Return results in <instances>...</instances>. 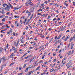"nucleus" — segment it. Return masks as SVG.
I'll use <instances>...</instances> for the list:
<instances>
[{
  "instance_id": "f257e3e1",
  "label": "nucleus",
  "mask_w": 75,
  "mask_h": 75,
  "mask_svg": "<svg viewBox=\"0 0 75 75\" xmlns=\"http://www.w3.org/2000/svg\"><path fill=\"white\" fill-rule=\"evenodd\" d=\"M1 60L2 61H4V62L7 61V58L5 56H4L1 59Z\"/></svg>"
},
{
  "instance_id": "f03ea898",
  "label": "nucleus",
  "mask_w": 75,
  "mask_h": 75,
  "mask_svg": "<svg viewBox=\"0 0 75 75\" xmlns=\"http://www.w3.org/2000/svg\"><path fill=\"white\" fill-rule=\"evenodd\" d=\"M10 8V7L9 6H7L4 8V10H6L7 11H9V9Z\"/></svg>"
},
{
  "instance_id": "7ed1b4c3",
  "label": "nucleus",
  "mask_w": 75,
  "mask_h": 75,
  "mask_svg": "<svg viewBox=\"0 0 75 75\" xmlns=\"http://www.w3.org/2000/svg\"><path fill=\"white\" fill-rule=\"evenodd\" d=\"M69 38V36L68 35V36H66V38L64 40V41H66L68 38Z\"/></svg>"
},
{
  "instance_id": "20e7f679",
  "label": "nucleus",
  "mask_w": 75,
  "mask_h": 75,
  "mask_svg": "<svg viewBox=\"0 0 75 75\" xmlns=\"http://www.w3.org/2000/svg\"><path fill=\"white\" fill-rule=\"evenodd\" d=\"M64 61L62 60V66H64V65L65 64H66V61H65L64 63Z\"/></svg>"
},
{
  "instance_id": "39448f33",
  "label": "nucleus",
  "mask_w": 75,
  "mask_h": 75,
  "mask_svg": "<svg viewBox=\"0 0 75 75\" xmlns=\"http://www.w3.org/2000/svg\"><path fill=\"white\" fill-rule=\"evenodd\" d=\"M62 36V33L60 34L59 36L57 37V40H59V39H60V38Z\"/></svg>"
},
{
  "instance_id": "423d86ee",
  "label": "nucleus",
  "mask_w": 75,
  "mask_h": 75,
  "mask_svg": "<svg viewBox=\"0 0 75 75\" xmlns=\"http://www.w3.org/2000/svg\"><path fill=\"white\" fill-rule=\"evenodd\" d=\"M2 51H3V49L1 47H0V53H1Z\"/></svg>"
},
{
  "instance_id": "0eeeda50",
  "label": "nucleus",
  "mask_w": 75,
  "mask_h": 75,
  "mask_svg": "<svg viewBox=\"0 0 75 75\" xmlns=\"http://www.w3.org/2000/svg\"><path fill=\"white\" fill-rule=\"evenodd\" d=\"M1 13H2V14H5V12H4V9H2V11L1 12Z\"/></svg>"
},
{
  "instance_id": "6e6552de",
  "label": "nucleus",
  "mask_w": 75,
  "mask_h": 75,
  "mask_svg": "<svg viewBox=\"0 0 75 75\" xmlns=\"http://www.w3.org/2000/svg\"><path fill=\"white\" fill-rule=\"evenodd\" d=\"M18 41L17 42V44H16V47H17L18 46V44H19V42H20V40L19 39H18Z\"/></svg>"
},
{
  "instance_id": "1a4fd4ad",
  "label": "nucleus",
  "mask_w": 75,
  "mask_h": 75,
  "mask_svg": "<svg viewBox=\"0 0 75 75\" xmlns=\"http://www.w3.org/2000/svg\"><path fill=\"white\" fill-rule=\"evenodd\" d=\"M40 66H39V67H37V68H36V69L35 70V72H36V71H37V70H38V69H40Z\"/></svg>"
},
{
  "instance_id": "9d476101",
  "label": "nucleus",
  "mask_w": 75,
  "mask_h": 75,
  "mask_svg": "<svg viewBox=\"0 0 75 75\" xmlns=\"http://www.w3.org/2000/svg\"><path fill=\"white\" fill-rule=\"evenodd\" d=\"M28 68L29 69L31 68H33V65H30Z\"/></svg>"
},
{
  "instance_id": "9b49d317",
  "label": "nucleus",
  "mask_w": 75,
  "mask_h": 75,
  "mask_svg": "<svg viewBox=\"0 0 75 75\" xmlns=\"http://www.w3.org/2000/svg\"><path fill=\"white\" fill-rule=\"evenodd\" d=\"M5 16V15H1L0 16V18H3Z\"/></svg>"
},
{
  "instance_id": "f8f14e48",
  "label": "nucleus",
  "mask_w": 75,
  "mask_h": 75,
  "mask_svg": "<svg viewBox=\"0 0 75 75\" xmlns=\"http://www.w3.org/2000/svg\"><path fill=\"white\" fill-rule=\"evenodd\" d=\"M74 45V44H72L71 46V49L72 50L73 48V47Z\"/></svg>"
},
{
  "instance_id": "ddd939ff",
  "label": "nucleus",
  "mask_w": 75,
  "mask_h": 75,
  "mask_svg": "<svg viewBox=\"0 0 75 75\" xmlns=\"http://www.w3.org/2000/svg\"><path fill=\"white\" fill-rule=\"evenodd\" d=\"M20 41H21L22 43H24V41H23V40H22V39H21V38H20Z\"/></svg>"
},
{
  "instance_id": "4468645a",
  "label": "nucleus",
  "mask_w": 75,
  "mask_h": 75,
  "mask_svg": "<svg viewBox=\"0 0 75 75\" xmlns=\"http://www.w3.org/2000/svg\"><path fill=\"white\" fill-rule=\"evenodd\" d=\"M8 4L9 5V6H10L11 7V8H12L13 7V6H12L10 4V3H8Z\"/></svg>"
},
{
  "instance_id": "2eb2a0df",
  "label": "nucleus",
  "mask_w": 75,
  "mask_h": 75,
  "mask_svg": "<svg viewBox=\"0 0 75 75\" xmlns=\"http://www.w3.org/2000/svg\"><path fill=\"white\" fill-rule=\"evenodd\" d=\"M65 28H66V26H65L61 30L62 31H63V30H64Z\"/></svg>"
},
{
  "instance_id": "dca6fc26",
  "label": "nucleus",
  "mask_w": 75,
  "mask_h": 75,
  "mask_svg": "<svg viewBox=\"0 0 75 75\" xmlns=\"http://www.w3.org/2000/svg\"><path fill=\"white\" fill-rule=\"evenodd\" d=\"M12 49V50H16V48H15V47L13 46Z\"/></svg>"
},
{
  "instance_id": "f3484780",
  "label": "nucleus",
  "mask_w": 75,
  "mask_h": 75,
  "mask_svg": "<svg viewBox=\"0 0 75 75\" xmlns=\"http://www.w3.org/2000/svg\"><path fill=\"white\" fill-rule=\"evenodd\" d=\"M71 51H70L69 52V54H68V55L69 56L71 55Z\"/></svg>"
},
{
  "instance_id": "a211bd4d",
  "label": "nucleus",
  "mask_w": 75,
  "mask_h": 75,
  "mask_svg": "<svg viewBox=\"0 0 75 75\" xmlns=\"http://www.w3.org/2000/svg\"><path fill=\"white\" fill-rule=\"evenodd\" d=\"M28 1V3H31V0H27Z\"/></svg>"
},
{
  "instance_id": "6ab92c4d",
  "label": "nucleus",
  "mask_w": 75,
  "mask_h": 75,
  "mask_svg": "<svg viewBox=\"0 0 75 75\" xmlns=\"http://www.w3.org/2000/svg\"><path fill=\"white\" fill-rule=\"evenodd\" d=\"M28 70V67H27L26 68V69L25 70V72H27Z\"/></svg>"
},
{
  "instance_id": "aec40b11",
  "label": "nucleus",
  "mask_w": 75,
  "mask_h": 75,
  "mask_svg": "<svg viewBox=\"0 0 75 75\" xmlns=\"http://www.w3.org/2000/svg\"><path fill=\"white\" fill-rule=\"evenodd\" d=\"M27 53L23 55V56H22V58H24V57H25L26 55H27Z\"/></svg>"
},
{
  "instance_id": "412c9836",
  "label": "nucleus",
  "mask_w": 75,
  "mask_h": 75,
  "mask_svg": "<svg viewBox=\"0 0 75 75\" xmlns=\"http://www.w3.org/2000/svg\"><path fill=\"white\" fill-rule=\"evenodd\" d=\"M52 40H53V38H52L51 39H50L49 42H51L52 41Z\"/></svg>"
},
{
  "instance_id": "4be33fe9",
  "label": "nucleus",
  "mask_w": 75,
  "mask_h": 75,
  "mask_svg": "<svg viewBox=\"0 0 75 75\" xmlns=\"http://www.w3.org/2000/svg\"><path fill=\"white\" fill-rule=\"evenodd\" d=\"M21 68H22V67H21V66L19 67V70L20 71H21Z\"/></svg>"
},
{
  "instance_id": "5701e85b",
  "label": "nucleus",
  "mask_w": 75,
  "mask_h": 75,
  "mask_svg": "<svg viewBox=\"0 0 75 75\" xmlns=\"http://www.w3.org/2000/svg\"><path fill=\"white\" fill-rule=\"evenodd\" d=\"M2 21H6V18H4L2 20Z\"/></svg>"
},
{
  "instance_id": "b1692460",
  "label": "nucleus",
  "mask_w": 75,
  "mask_h": 75,
  "mask_svg": "<svg viewBox=\"0 0 75 75\" xmlns=\"http://www.w3.org/2000/svg\"><path fill=\"white\" fill-rule=\"evenodd\" d=\"M26 65H27V64H24L23 66V68H24L25 67H26Z\"/></svg>"
},
{
  "instance_id": "393cba45",
  "label": "nucleus",
  "mask_w": 75,
  "mask_h": 75,
  "mask_svg": "<svg viewBox=\"0 0 75 75\" xmlns=\"http://www.w3.org/2000/svg\"><path fill=\"white\" fill-rule=\"evenodd\" d=\"M29 72V73H30V74H32V73H33V72H34V71H30Z\"/></svg>"
},
{
  "instance_id": "a878e982",
  "label": "nucleus",
  "mask_w": 75,
  "mask_h": 75,
  "mask_svg": "<svg viewBox=\"0 0 75 75\" xmlns=\"http://www.w3.org/2000/svg\"><path fill=\"white\" fill-rule=\"evenodd\" d=\"M3 50H4L5 51H6V47H4Z\"/></svg>"
},
{
  "instance_id": "bb28decb",
  "label": "nucleus",
  "mask_w": 75,
  "mask_h": 75,
  "mask_svg": "<svg viewBox=\"0 0 75 75\" xmlns=\"http://www.w3.org/2000/svg\"><path fill=\"white\" fill-rule=\"evenodd\" d=\"M57 42H58V43H59L60 42H61V40H59Z\"/></svg>"
},
{
  "instance_id": "cd10ccee",
  "label": "nucleus",
  "mask_w": 75,
  "mask_h": 75,
  "mask_svg": "<svg viewBox=\"0 0 75 75\" xmlns=\"http://www.w3.org/2000/svg\"><path fill=\"white\" fill-rule=\"evenodd\" d=\"M30 58V56H27L25 58V59H27V58Z\"/></svg>"
},
{
  "instance_id": "c85d7f7f",
  "label": "nucleus",
  "mask_w": 75,
  "mask_h": 75,
  "mask_svg": "<svg viewBox=\"0 0 75 75\" xmlns=\"http://www.w3.org/2000/svg\"><path fill=\"white\" fill-rule=\"evenodd\" d=\"M48 17L47 18V19L48 20H49V19H50V18H51V16H48Z\"/></svg>"
},
{
  "instance_id": "c756f323",
  "label": "nucleus",
  "mask_w": 75,
  "mask_h": 75,
  "mask_svg": "<svg viewBox=\"0 0 75 75\" xmlns=\"http://www.w3.org/2000/svg\"><path fill=\"white\" fill-rule=\"evenodd\" d=\"M33 48H33V47H29V50H31V49H33Z\"/></svg>"
},
{
  "instance_id": "7c9ffc66",
  "label": "nucleus",
  "mask_w": 75,
  "mask_h": 75,
  "mask_svg": "<svg viewBox=\"0 0 75 75\" xmlns=\"http://www.w3.org/2000/svg\"><path fill=\"white\" fill-rule=\"evenodd\" d=\"M48 42H47L46 43V44L45 45V47H47V46H48Z\"/></svg>"
},
{
  "instance_id": "2f4dec72",
  "label": "nucleus",
  "mask_w": 75,
  "mask_h": 75,
  "mask_svg": "<svg viewBox=\"0 0 75 75\" xmlns=\"http://www.w3.org/2000/svg\"><path fill=\"white\" fill-rule=\"evenodd\" d=\"M27 18H26L24 20V21H23L24 22H26V21H27Z\"/></svg>"
},
{
  "instance_id": "473e14b6",
  "label": "nucleus",
  "mask_w": 75,
  "mask_h": 75,
  "mask_svg": "<svg viewBox=\"0 0 75 75\" xmlns=\"http://www.w3.org/2000/svg\"><path fill=\"white\" fill-rule=\"evenodd\" d=\"M72 62V60H70L69 61V63L70 64Z\"/></svg>"
},
{
  "instance_id": "72a5a7b5",
  "label": "nucleus",
  "mask_w": 75,
  "mask_h": 75,
  "mask_svg": "<svg viewBox=\"0 0 75 75\" xmlns=\"http://www.w3.org/2000/svg\"><path fill=\"white\" fill-rule=\"evenodd\" d=\"M18 22V21H16L15 23V24H16H16H17V22Z\"/></svg>"
},
{
  "instance_id": "f704fd0d",
  "label": "nucleus",
  "mask_w": 75,
  "mask_h": 75,
  "mask_svg": "<svg viewBox=\"0 0 75 75\" xmlns=\"http://www.w3.org/2000/svg\"><path fill=\"white\" fill-rule=\"evenodd\" d=\"M10 14V12H7L6 13V16H8Z\"/></svg>"
},
{
  "instance_id": "c9c22d12",
  "label": "nucleus",
  "mask_w": 75,
  "mask_h": 75,
  "mask_svg": "<svg viewBox=\"0 0 75 75\" xmlns=\"http://www.w3.org/2000/svg\"><path fill=\"white\" fill-rule=\"evenodd\" d=\"M44 57H45V55H42V59H44Z\"/></svg>"
},
{
  "instance_id": "e433bc0d",
  "label": "nucleus",
  "mask_w": 75,
  "mask_h": 75,
  "mask_svg": "<svg viewBox=\"0 0 75 75\" xmlns=\"http://www.w3.org/2000/svg\"><path fill=\"white\" fill-rule=\"evenodd\" d=\"M2 6L3 7H5L6 6V5H5V4H3L2 5Z\"/></svg>"
},
{
  "instance_id": "4c0bfd02",
  "label": "nucleus",
  "mask_w": 75,
  "mask_h": 75,
  "mask_svg": "<svg viewBox=\"0 0 75 75\" xmlns=\"http://www.w3.org/2000/svg\"><path fill=\"white\" fill-rule=\"evenodd\" d=\"M8 48V44H7L6 45V48Z\"/></svg>"
},
{
  "instance_id": "58836bf2",
  "label": "nucleus",
  "mask_w": 75,
  "mask_h": 75,
  "mask_svg": "<svg viewBox=\"0 0 75 75\" xmlns=\"http://www.w3.org/2000/svg\"><path fill=\"white\" fill-rule=\"evenodd\" d=\"M66 59H67V58H66V57H65L62 60L64 61L66 60Z\"/></svg>"
},
{
  "instance_id": "ea45409f",
  "label": "nucleus",
  "mask_w": 75,
  "mask_h": 75,
  "mask_svg": "<svg viewBox=\"0 0 75 75\" xmlns=\"http://www.w3.org/2000/svg\"><path fill=\"white\" fill-rule=\"evenodd\" d=\"M72 22H71V23H69L68 24V25H69V26L71 24H72Z\"/></svg>"
},
{
  "instance_id": "a19ab883",
  "label": "nucleus",
  "mask_w": 75,
  "mask_h": 75,
  "mask_svg": "<svg viewBox=\"0 0 75 75\" xmlns=\"http://www.w3.org/2000/svg\"><path fill=\"white\" fill-rule=\"evenodd\" d=\"M29 13V11H28V10H27L26 11V13Z\"/></svg>"
},
{
  "instance_id": "79ce46f5",
  "label": "nucleus",
  "mask_w": 75,
  "mask_h": 75,
  "mask_svg": "<svg viewBox=\"0 0 75 75\" xmlns=\"http://www.w3.org/2000/svg\"><path fill=\"white\" fill-rule=\"evenodd\" d=\"M55 65V63H54V64L52 66V67H54Z\"/></svg>"
},
{
  "instance_id": "37998d69",
  "label": "nucleus",
  "mask_w": 75,
  "mask_h": 75,
  "mask_svg": "<svg viewBox=\"0 0 75 75\" xmlns=\"http://www.w3.org/2000/svg\"><path fill=\"white\" fill-rule=\"evenodd\" d=\"M14 51V53H16L17 52V49H16V50Z\"/></svg>"
},
{
  "instance_id": "c03bdc74",
  "label": "nucleus",
  "mask_w": 75,
  "mask_h": 75,
  "mask_svg": "<svg viewBox=\"0 0 75 75\" xmlns=\"http://www.w3.org/2000/svg\"><path fill=\"white\" fill-rule=\"evenodd\" d=\"M49 31H51V30H52V29L51 28H49L48 29Z\"/></svg>"
},
{
  "instance_id": "a18cd8bd",
  "label": "nucleus",
  "mask_w": 75,
  "mask_h": 75,
  "mask_svg": "<svg viewBox=\"0 0 75 75\" xmlns=\"http://www.w3.org/2000/svg\"><path fill=\"white\" fill-rule=\"evenodd\" d=\"M65 35H64L62 37V39L63 40V39L65 38Z\"/></svg>"
},
{
  "instance_id": "49530a36",
  "label": "nucleus",
  "mask_w": 75,
  "mask_h": 75,
  "mask_svg": "<svg viewBox=\"0 0 75 75\" xmlns=\"http://www.w3.org/2000/svg\"><path fill=\"white\" fill-rule=\"evenodd\" d=\"M40 4V2H39L37 4V6H39V5Z\"/></svg>"
},
{
  "instance_id": "de8ad7c7",
  "label": "nucleus",
  "mask_w": 75,
  "mask_h": 75,
  "mask_svg": "<svg viewBox=\"0 0 75 75\" xmlns=\"http://www.w3.org/2000/svg\"><path fill=\"white\" fill-rule=\"evenodd\" d=\"M40 4V2H39L37 4V6H39V5Z\"/></svg>"
},
{
  "instance_id": "09e8293b",
  "label": "nucleus",
  "mask_w": 75,
  "mask_h": 75,
  "mask_svg": "<svg viewBox=\"0 0 75 75\" xmlns=\"http://www.w3.org/2000/svg\"><path fill=\"white\" fill-rule=\"evenodd\" d=\"M14 17L15 18H18V16H15Z\"/></svg>"
},
{
  "instance_id": "8fccbe9b",
  "label": "nucleus",
  "mask_w": 75,
  "mask_h": 75,
  "mask_svg": "<svg viewBox=\"0 0 75 75\" xmlns=\"http://www.w3.org/2000/svg\"><path fill=\"white\" fill-rule=\"evenodd\" d=\"M7 73V71H6L4 73V74H6Z\"/></svg>"
},
{
  "instance_id": "3c124183",
  "label": "nucleus",
  "mask_w": 75,
  "mask_h": 75,
  "mask_svg": "<svg viewBox=\"0 0 75 75\" xmlns=\"http://www.w3.org/2000/svg\"><path fill=\"white\" fill-rule=\"evenodd\" d=\"M54 38L55 39H57V35H56L55 36Z\"/></svg>"
},
{
  "instance_id": "603ef678",
  "label": "nucleus",
  "mask_w": 75,
  "mask_h": 75,
  "mask_svg": "<svg viewBox=\"0 0 75 75\" xmlns=\"http://www.w3.org/2000/svg\"><path fill=\"white\" fill-rule=\"evenodd\" d=\"M40 9H39V10L37 11V12L38 13H39V12H40Z\"/></svg>"
},
{
  "instance_id": "864d4df0",
  "label": "nucleus",
  "mask_w": 75,
  "mask_h": 75,
  "mask_svg": "<svg viewBox=\"0 0 75 75\" xmlns=\"http://www.w3.org/2000/svg\"><path fill=\"white\" fill-rule=\"evenodd\" d=\"M20 22L21 24H23V22H22V20L21 19L20 20Z\"/></svg>"
},
{
  "instance_id": "5fc2aeb1",
  "label": "nucleus",
  "mask_w": 75,
  "mask_h": 75,
  "mask_svg": "<svg viewBox=\"0 0 75 75\" xmlns=\"http://www.w3.org/2000/svg\"><path fill=\"white\" fill-rule=\"evenodd\" d=\"M74 32V29L71 30V33H72Z\"/></svg>"
},
{
  "instance_id": "6e6d98bb",
  "label": "nucleus",
  "mask_w": 75,
  "mask_h": 75,
  "mask_svg": "<svg viewBox=\"0 0 75 75\" xmlns=\"http://www.w3.org/2000/svg\"><path fill=\"white\" fill-rule=\"evenodd\" d=\"M48 63V62H45V65H47V64Z\"/></svg>"
},
{
  "instance_id": "4d7b16f0",
  "label": "nucleus",
  "mask_w": 75,
  "mask_h": 75,
  "mask_svg": "<svg viewBox=\"0 0 75 75\" xmlns=\"http://www.w3.org/2000/svg\"><path fill=\"white\" fill-rule=\"evenodd\" d=\"M38 16H39V15H42V14L41 13H38Z\"/></svg>"
},
{
  "instance_id": "13d9d810",
  "label": "nucleus",
  "mask_w": 75,
  "mask_h": 75,
  "mask_svg": "<svg viewBox=\"0 0 75 75\" xmlns=\"http://www.w3.org/2000/svg\"><path fill=\"white\" fill-rule=\"evenodd\" d=\"M5 18H8V16H6L5 17Z\"/></svg>"
},
{
  "instance_id": "bf43d9fd",
  "label": "nucleus",
  "mask_w": 75,
  "mask_h": 75,
  "mask_svg": "<svg viewBox=\"0 0 75 75\" xmlns=\"http://www.w3.org/2000/svg\"><path fill=\"white\" fill-rule=\"evenodd\" d=\"M18 8H16V7H15L14 10H18Z\"/></svg>"
},
{
  "instance_id": "052dcab7",
  "label": "nucleus",
  "mask_w": 75,
  "mask_h": 75,
  "mask_svg": "<svg viewBox=\"0 0 75 75\" xmlns=\"http://www.w3.org/2000/svg\"><path fill=\"white\" fill-rule=\"evenodd\" d=\"M13 36H15V32H13Z\"/></svg>"
},
{
  "instance_id": "680f3d73",
  "label": "nucleus",
  "mask_w": 75,
  "mask_h": 75,
  "mask_svg": "<svg viewBox=\"0 0 75 75\" xmlns=\"http://www.w3.org/2000/svg\"><path fill=\"white\" fill-rule=\"evenodd\" d=\"M19 23H17V27H18V26H19Z\"/></svg>"
},
{
  "instance_id": "e2e57ef3",
  "label": "nucleus",
  "mask_w": 75,
  "mask_h": 75,
  "mask_svg": "<svg viewBox=\"0 0 75 75\" xmlns=\"http://www.w3.org/2000/svg\"><path fill=\"white\" fill-rule=\"evenodd\" d=\"M11 26L12 28H14V25H13L11 24Z\"/></svg>"
},
{
  "instance_id": "0e129e2a",
  "label": "nucleus",
  "mask_w": 75,
  "mask_h": 75,
  "mask_svg": "<svg viewBox=\"0 0 75 75\" xmlns=\"http://www.w3.org/2000/svg\"><path fill=\"white\" fill-rule=\"evenodd\" d=\"M56 55V53H53V56H55V55Z\"/></svg>"
},
{
  "instance_id": "69168bd1",
  "label": "nucleus",
  "mask_w": 75,
  "mask_h": 75,
  "mask_svg": "<svg viewBox=\"0 0 75 75\" xmlns=\"http://www.w3.org/2000/svg\"><path fill=\"white\" fill-rule=\"evenodd\" d=\"M68 32H69V30H67L66 31V33H68Z\"/></svg>"
},
{
  "instance_id": "338daca9",
  "label": "nucleus",
  "mask_w": 75,
  "mask_h": 75,
  "mask_svg": "<svg viewBox=\"0 0 75 75\" xmlns=\"http://www.w3.org/2000/svg\"><path fill=\"white\" fill-rule=\"evenodd\" d=\"M10 38L11 39H12V40H13V37L11 36L10 37Z\"/></svg>"
},
{
  "instance_id": "774afa93",
  "label": "nucleus",
  "mask_w": 75,
  "mask_h": 75,
  "mask_svg": "<svg viewBox=\"0 0 75 75\" xmlns=\"http://www.w3.org/2000/svg\"><path fill=\"white\" fill-rule=\"evenodd\" d=\"M20 75H23V72L21 73H20Z\"/></svg>"
}]
</instances>
